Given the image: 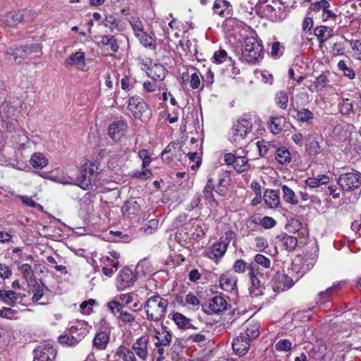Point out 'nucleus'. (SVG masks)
<instances>
[{"mask_svg":"<svg viewBox=\"0 0 361 361\" xmlns=\"http://www.w3.org/2000/svg\"><path fill=\"white\" fill-rule=\"evenodd\" d=\"M106 172L100 167L99 162L87 160L82 166L76 185L85 190H96L106 183Z\"/></svg>","mask_w":361,"mask_h":361,"instance_id":"1","label":"nucleus"},{"mask_svg":"<svg viewBox=\"0 0 361 361\" xmlns=\"http://www.w3.org/2000/svg\"><path fill=\"white\" fill-rule=\"evenodd\" d=\"M302 276L303 274L299 271L298 267L292 264L290 268L287 269L286 273L276 272L267 286L276 293L284 292L292 288Z\"/></svg>","mask_w":361,"mask_h":361,"instance_id":"2","label":"nucleus"},{"mask_svg":"<svg viewBox=\"0 0 361 361\" xmlns=\"http://www.w3.org/2000/svg\"><path fill=\"white\" fill-rule=\"evenodd\" d=\"M168 305V300L157 294L149 297L142 307L148 320L158 322L164 317Z\"/></svg>","mask_w":361,"mask_h":361,"instance_id":"3","label":"nucleus"},{"mask_svg":"<svg viewBox=\"0 0 361 361\" xmlns=\"http://www.w3.org/2000/svg\"><path fill=\"white\" fill-rule=\"evenodd\" d=\"M252 130V123L247 115H243L233 125L230 130L232 142L240 144Z\"/></svg>","mask_w":361,"mask_h":361,"instance_id":"4","label":"nucleus"},{"mask_svg":"<svg viewBox=\"0 0 361 361\" xmlns=\"http://www.w3.org/2000/svg\"><path fill=\"white\" fill-rule=\"evenodd\" d=\"M338 184L344 192L359 190L361 193V173L353 171L341 173L338 178Z\"/></svg>","mask_w":361,"mask_h":361,"instance_id":"5","label":"nucleus"},{"mask_svg":"<svg viewBox=\"0 0 361 361\" xmlns=\"http://www.w3.org/2000/svg\"><path fill=\"white\" fill-rule=\"evenodd\" d=\"M263 269L259 267H248V275L251 286L249 288L250 295L257 297L263 295L265 287V278Z\"/></svg>","mask_w":361,"mask_h":361,"instance_id":"6","label":"nucleus"},{"mask_svg":"<svg viewBox=\"0 0 361 361\" xmlns=\"http://www.w3.org/2000/svg\"><path fill=\"white\" fill-rule=\"evenodd\" d=\"M262 47L254 37L246 38L242 49V57L250 63H255L262 58Z\"/></svg>","mask_w":361,"mask_h":361,"instance_id":"7","label":"nucleus"},{"mask_svg":"<svg viewBox=\"0 0 361 361\" xmlns=\"http://www.w3.org/2000/svg\"><path fill=\"white\" fill-rule=\"evenodd\" d=\"M152 342L149 335H142L132 345V349L141 361H147L152 350Z\"/></svg>","mask_w":361,"mask_h":361,"instance_id":"8","label":"nucleus"},{"mask_svg":"<svg viewBox=\"0 0 361 361\" xmlns=\"http://www.w3.org/2000/svg\"><path fill=\"white\" fill-rule=\"evenodd\" d=\"M137 279V272L129 267L122 269L116 277V287L119 290H123L134 286Z\"/></svg>","mask_w":361,"mask_h":361,"instance_id":"9","label":"nucleus"},{"mask_svg":"<svg viewBox=\"0 0 361 361\" xmlns=\"http://www.w3.org/2000/svg\"><path fill=\"white\" fill-rule=\"evenodd\" d=\"M113 310H108L114 316H116L120 326L129 325L133 326L136 322V316L134 314L137 310L129 312L126 308H122L118 303L115 305Z\"/></svg>","mask_w":361,"mask_h":361,"instance_id":"10","label":"nucleus"},{"mask_svg":"<svg viewBox=\"0 0 361 361\" xmlns=\"http://www.w3.org/2000/svg\"><path fill=\"white\" fill-rule=\"evenodd\" d=\"M227 301L220 295L213 297L208 303L201 304L202 310L207 314H220L227 309Z\"/></svg>","mask_w":361,"mask_h":361,"instance_id":"11","label":"nucleus"},{"mask_svg":"<svg viewBox=\"0 0 361 361\" xmlns=\"http://www.w3.org/2000/svg\"><path fill=\"white\" fill-rule=\"evenodd\" d=\"M178 22L172 20L169 23V27L165 30L166 37L167 39V45L169 49L175 51L180 46V37L179 35Z\"/></svg>","mask_w":361,"mask_h":361,"instance_id":"12","label":"nucleus"},{"mask_svg":"<svg viewBox=\"0 0 361 361\" xmlns=\"http://www.w3.org/2000/svg\"><path fill=\"white\" fill-rule=\"evenodd\" d=\"M42 47L39 44H30L22 45L15 49L11 48L8 54L13 57L16 61L18 59H25L33 53H42Z\"/></svg>","mask_w":361,"mask_h":361,"instance_id":"13","label":"nucleus"},{"mask_svg":"<svg viewBox=\"0 0 361 361\" xmlns=\"http://www.w3.org/2000/svg\"><path fill=\"white\" fill-rule=\"evenodd\" d=\"M127 108L135 118L141 119L143 114L148 110V105L142 97L134 95L128 99Z\"/></svg>","mask_w":361,"mask_h":361,"instance_id":"14","label":"nucleus"},{"mask_svg":"<svg viewBox=\"0 0 361 361\" xmlns=\"http://www.w3.org/2000/svg\"><path fill=\"white\" fill-rule=\"evenodd\" d=\"M91 326L84 320H76L69 324L68 331L77 338L80 343L89 333Z\"/></svg>","mask_w":361,"mask_h":361,"instance_id":"15","label":"nucleus"},{"mask_svg":"<svg viewBox=\"0 0 361 361\" xmlns=\"http://www.w3.org/2000/svg\"><path fill=\"white\" fill-rule=\"evenodd\" d=\"M143 70H146L147 75L154 82H161L168 73L167 69L161 63H154L149 66L143 63Z\"/></svg>","mask_w":361,"mask_h":361,"instance_id":"16","label":"nucleus"},{"mask_svg":"<svg viewBox=\"0 0 361 361\" xmlns=\"http://www.w3.org/2000/svg\"><path fill=\"white\" fill-rule=\"evenodd\" d=\"M128 123L123 120L111 123L108 127V134L114 141H120L125 135Z\"/></svg>","mask_w":361,"mask_h":361,"instance_id":"17","label":"nucleus"},{"mask_svg":"<svg viewBox=\"0 0 361 361\" xmlns=\"http://www.w3.org/2000/svg\"><path fill=\"white\" fill-rule=\"evenodd\" d=\"M180 156V142L177 141L171 142L163 150L161 158L164 161L171 162L179 160Z\"/></svg>","mask_w":361,"mask_h":361,"instance_id":"18","label":"nucleus"},{"mask_svg":"<svg viewBox=\"0 0 361 361\" xmlns=\"http://www.w3.org/2000/svg\"><path fill=\"white\" fill-rule=\"evenodd\" d=\"M56 357V350L52 345L46 344L39 346L35 350L34 359L43 361H54Z\"/></svg>","mask_w":361,"mask_h":361,"instance_id":"19","label":"nucleus"},{"mask_svg":"<svg viewBox=\"0 0 361 361\" xmlns=\"http://www.w3.org/2000/svg\"><path fill=\"white\" fill-rule=\"evenodd\" d=\"M110 335L111 330L109 329L97 331L92 341L93 348L97 350H106L110 341Z\"/></svg>","mask_w":361,"mask_h":361,"instance_id":"20","label":"nucleus"},{"mask_svg":"<svg viewBox=\"0 0 361 361\" xmlns=\"http://www.w3.org/2000/svg\"><path fill=\"white\" fill-rule=\"evenodd\" d=\"M250 340L241 333L236 338H233L232 347L233 351L239 356L245 355L250 347Z\"/></svg>","mask_w":361,"mask_h":361,"instance_id":"21","label":"nucleus"},{"mask_svg":"<svg viewBox=\"0 0 361 361\" xmlns=\"http://www.w3.org/2000/svg\"><path fill=\"white\" fill-rule=\"evenodd\" d=\"M219 283L220 287L225 291L237 292V277L229 271L222 274L219 278Z\"/></svg>","mask_w":361,"mask_h":361,"instance_id":"22","label":"nucleus"},{"mask_svg":"<svg viewBox=\"0 0 361 361\" xmlns=\"http://www.w3.org/2000/svg\"><path fill=\"white\" fill-rule=\"evenodd\" d=\"M151 340L153 345L169 346L172 340V335L166 326H162L160 331H155V335L151 336Z\"/></svg>","mask_w":361,"mask_h":361,"instance_id":"23","label":"nucleus"},{"mask_svg":"<svg viewBox=\"0 0 361 361\" xmlns=\"http://www.w3.org/2000/svg\"><path fill=\"white\" fill-rule=\"evenodd\" d=\"M319 138L320 136L316 133H310L305 137V148L310 155L316 156L321 152Z\"/></svg>","mask_w":361,"mask_h":361,"instance_id":"24","label":"nucleus"},{"mask_svg":"<svg viewBox=\"0 0 361 361\" xmlns=\"http://www.w3.org/2000/svg\"><path fill=\"white\" fill-rule=\"evenodd\" d=\"M133 301V294L129 293H121L117 295L113 300H110L106 304L108 310H113L114 307L116 303L122 306V308H126Z\"/></svg>","mask_w":361,"mask_h":361,"instance_id":"25","label":"nucleus"},{"mask_svg":"<svg viewBox=\"0 0 361 361\" xmlns=\"http://www.w3.org/2000/svg\"><path fill=\"white\" fill-rule=\"evenodd\" d=\"M276 239L278 240V246L288 252L294 251L298 245V238L287 234H284L282 236L278 235Z\"/></svg>","mask_w":361,"mask_h":361,"instance_id":"26","label":"nucleus"},{"mask_svg":"<svg viewBox=\"0 0 361 361\" xmlns=\"http://www.w3.org/2000/svg\"><path fill=\"white\" fill-rule=\"evenodd\" d=\"M214 182L212 178L207 180V184L203 190V195L204 199L208 202L209 206L212 208H216L219 204L214 195Z\"/></svg>","mask_w":361,"mask_h":361,"instance_id":"27","label":"nucleus"},{"mask_svg":"<svg viewBox=\"0 0 361 361\" xmlns=\"http://www.w3.org/2000/svg\"><path fill=\"white\" fill-rule=\"evenodd\" d=\"M20 299V293L12 290H2L0 288V301L10 306L14 307Z\"/></svg>","mask_w":361,"mask_h":361,"instance_id":"28","label":"nucleus"},{"mask_svg":"<svg viewBox=\"0 0 361 361\" xmlns=\"http://www.w3.org/2000/svg\"><path fill=\"white\" fill-rule=\"evenodd\" d=\"M263 200L269 208H276L280 203L279 190L266 189L264 192Z\"/></svg>","mask_w":361,"mask_h":361,"instance_id":"29","label":"nucleus"},{"mask_svg":"<svg viewBox=\"0 0 361 361\" xmlns=\"http://www.w3.org/2000/svg\"><path fill=\"white\" fill-rule=\"evenodd\" d=\"M122 212L129 218L137 216L141 213V207L136 200H128L122 207Z\"/></svg>","mask_w":361,"mask_h":361,"instance_id":"30","label":"nucleus"},{"mask_svg":"<svg viewBox=\"0 0 361 361\" xmlns=\"http://www.w3.org/2000/svg\"><path fill=\"white\" fill-rule=\"evenodd\" d=\"M339 112L345 116L350 117L355 115L356 109L355 108V102L348 98H342L338 102Z\"/></svg>","mask_w":361,"mask_h":361,"instance_id":"31","label":"nucleus"},{"mask_svg":"<svg viewBox=\"0 0 361 361\" xmlns=\"http://www.w3.org/2000/svg\"><path fill=\"white\" fill-rule=\"evenodd\" d=\"M295 111L296 115L294 116V118L298 123H306L307 125L313 124L314 115L310 109L302 107L297 109Z\"/></svg>","mask_w":361,"mask_h":361,"instance_id":"32","label":"nucleus"},{"mask_svg":"<svg viewBox=\"0 0 361 361\" xmlns=\"http://www.w3.org/2000/svg\"><path fill=\"white\" fill-rule=\"evenodd\" d=\"M104 25L106 27H109L111 31L122 32L125 28L124 22L114 15L106 16L104 20Z\"/></svg>","mask_w":361,"mask_h":361,"instance_id":"33","label":"nucleus"},{"mask_svg":"<svg viewBox=\"0 0 361 361\" xmlns=\"http://www.w3.org/2000/svg\"><path fill=\"white\" fill-rule=\"evenodd\" d=\"M17 110L12 106H2L0 109V114H2V117H5L7 119V128L16 129L13 121L17 122L15 116Z\"/></svg>","mask_w":361,"mask_h":361,"instance_id":"34","label":"nucleus"},{"mask_svg":"<svg viewBox=\"0 0 361 361\" xmlns=\"http://www.w3.org/2000/svg\"><path fill=\"white\" fill-rule=\"evenodd\" d=\"M30 165L35 169H42L49 164V159L42 152H34L29 161Z\"/></svg>","mask_w":361,"mask_h":361,"instance_id":"35","label":"nucleus"},{"mask_svg":"<svg viewBox=\"0 0 361 361\" xmlns=\"http://www.w3.org/2000/svg\"><path fill=\"white\" fill-rule=\"evenodd\" d=\"M140 43L145 48L149 50L155 51L157 49V43L154 37L144 31L142 33H137V35L135 36Z\"/></svg>","mask_w":361,"mask_h":361,"instance_id":"36","label":"nucleus"},{"mask_svg":"<svg viewBox=\"0 0 361 361\" xmlns=\"http://www.w3.org/2000/svg\"><path fill=\"white\" fill-rule=\"evenodd\" d=\"M228 246V243L224 240L217 241L213 243L212 246V256H209V258L212 259H218L221 258L226 253Z\"/></svg>","mask_w":361,"mask_h":361,"instance_id":"37","label":"nucleus"},{"mask_svg":"<svg viewBox=\"0 0 361 361\" xmlns=\"http://www.w3.org/2000/svg\"><path fill=\"white\" fill-rule=\"evenodd\" d=\"M286 124V118L284 116H272L268 122L269 128L274 134L280 133Z\"/></svg>","mask_w":361,"mask_h":361,"instance_id":"38","label":"nucleus"},{"mask_svg":"<svg viewBox=\"0 0 361 361\" xmlns=\"http://www.w3.org/2000/svg\"><path fill=\"white\" fill-rule=\"evenodd\" d=\"M231 5L226 0H216L213 5L214 13L219 15L220 16H224L231 15Z\"/></svg>","mask_w":361,"mask_h":361,"instance_id":"39","label":"nucleus"},{"mask_svg":"<svg viewBox=\"0 0 361 361\" xmlns=\"http://www.w3.org/2000/svg\"><path fill=\"white\" fill-rule=\"evenodd\" d=\"M343 284L342 281L334 283L332 286L318 293L319 299L322 302L329 300L330 298L342 288Z\"/></svg>","mask_w":361,"mask_h":361,"instance_id":"40","label":"nucleus"},{"mask_svg":"<svg viewBox=\"0 0 361 361\" xmlns=\"http://www.w3.org/2000/svg\"><path fill=\"white\" fill-rule=\"evenodd\" d=\"M314 34L319 43H322L333 36V29L325 25L317 26L314 30Z\"/></svg>","mask_w":361,"mask_h":361,"instance_id":"41","label":"nucleus"},{"mask_svg":"<svg viewBox=\"0 0 361 361\" xmlns=\"http://www.w3.org/2000/svg\"><path fill=\"white\" fill-rule=\"evenodd\" d=\"M275 158L281 164H288L291 161L290 153L285 147H281L275 149Z\"/></svg>","mask_w":361,"mask_h":361,"instance_id":"42","label":"nucleus"},{"mask_svg":"<svg viewBox=\"0 0 361 361\" xmlns=\"http://www.w3.org/2000/svg\"><path fill=\"white\" fill-rule=\"evenodd\" d=\"M116 355L120 357L123 361H137L134 350L124 345H121L118 348Z\"/></svg>","mask_w":361,"mask_h":361,"instance_id":"43","label":"nucleus"},{"mask_svg":"<svg viewBox=\"0 0 361 361\" xmlns=\"http://www.w3.org/2000/svg\"><path fill=\"white\" fill-rule=\"evenodd\" d=\"M101 44L104 46H109L110 50L114 52H118L119 49V45L117 38L112 35H106L102 37Z\"/></svg>","mask_w":361,"mask_h":361,"instance_id":"44","label":"nucleus"},{"mask_svg":"<svg viewBox=\"0 0 361 361\" xmlns=\"http://www.w3.org/2000/svg\"><path fill=\"white\" fill-rule=\"evenodd\" d=\"M233 168L239 173L249 170L250 165L248 163L247 157L245 156H236Z\"/></svg>","mask_w":361,"mask_h":361,"instance_id":"45","label":"nucleus"},{"mask_svg":"<svg viewBox=\"0 0 361 361\" xmlns=\"http://www.w3.org/2000/svg\"><path fill=\"white\" fill-rule=\"evenodd\" d=\"M259 325L258 323L250 322L246 324L245 332H241V334L252 341L259 335Z\"/></svg>","mask_w":361,"mask_h":361,"instance_id":"46","label":"nucleus"},{"mask_svg":"<svg viewBox=\"0 0 361 361\" xmlns=\"http://www.w3.org/2000/svg\"><path fill=\"white\" fill-rule=\"evenodd\" d=\"M283 198L287 203L296 205L298 204V200L295 196L294 191L286 185H282Z\"/></svg>","mask_w":361,"mask_h":361,"instance_id":"47","label":"nucleus"},{"mask_svg":"<svg viewBox=\"0 0 361 361\" xmlns=\"http://www.w3.org/2000/svg\"><path fill=\"white\" fill-rule=\"evenodd\" d=\"M271 264L270 259L266 256L262 254H257L255 256L254 261L251 262L248 267H252V266L255 267H259V265L263 268L268 269L269 268Z\"/></svg>","mask_w":361,"mask_h":361,"instance_id":"48","label":"nucleus"},{"mask_svg":"<svg viewBox=\"0 0 361 361\" xmlns=\"http://www.w3.org/2000/svg\"><path fill=\"white\" fill-rule=\"evenodd\" d=\"M85 59V53L82 51H78L75 53L71 54L66 59V63L68 65H84Z\"/></svg>","mask_w":361,"mask_h":361,"instance_id":"49","label":"nucleus"},{"mask_svg":"<svg viewBox=\"0 0 361 361\" xmlns=\"http://www.w3.org/2000/svg\"><path fill=\"white\" fill-rule=\"evenodd\" d=\"M58 341L62 345H66V346H71V347L75 346L79 343L77 338H75L72 335V334H70V331L59 336L58 337Z\"/></svg>","mask_w":361,"mask_h":361,"instance_id":"50","label":"nucleus"},{"mask_svg":"<svg viewBox=\"0 0 361 361\" xmlns=\"http://www.w3.org/2000/svg\"><path fill=\"white\" fill-rule=\"evenodd\" d=\"M154 348L151 350L152 361H164L165 358L166 348L161 345H153Z\"/></svg>","mask_w":361,"mask_h":361,"instance_id":"51","label":"nucleus"},{"mask_svg":"<svg viewBox=\"0 0 361 361\" xmlns=\"http://www.w3.org/2000/svg\"><path fill=\"white\" fill-rule=\"evenodd\" d=\"M285 51V47L279 42L276 41L271 44L270 56L274 59H278L281 57Z\"/></svg>","mask_w":361,"mask_h":361,"instance_id":"52","label":"nucleus"},{"mask_svg":"<svg viewBox=\"0 0 361 361\" xmlns=\"http://www.w3.org/2000/svg\"><path fill=\"white\" fill-rule=\"evenodd\" d=\"M329 72L322 73L321 75L317 76L315 81H314L319 92H322L328 86L330 82L329 79Z\"/></svg>","mask_w":361,"mask_h":361,"instance_id":"53","label":"nucleus"},{"mask_svg":"<svg viewBox=\"0 0 361 361\" xmlns=\"http://www.w3.org/2000/svg\"><path fill=\"white\" fill-rule=\"evenodd\" d=\"M129 23L132 27L135 36L137 35V33H142L145 31L143 23L139 17H130L129 19Z\"/></svg>","mask_w":361,"mask_h":361,"instance_id":"54","label":"nucleus"},{"mask_svg":"<svg viewBox=\"0 0 361 361\" xmlns=\"http://www.w3.org/2000/svg\"><path fill=\"white\" fill-rule=\"evenodd\" d=\"M211 60L213 63L220 64L226 62L227 60L231 61V58L228 57L227 52L224 49H219L214 53Z\"/></svg>","mask_w":361,"mask_h":361,"instance_id":"55","label":"nucleus"},{"mask_svg":"<svg viewBox=\"0 0 361 361\" xmlns=\"http://www.w3.org/2000/svg\"><path fill=\"white\" fill-rule=\"evenodd\" d=\"M257 145L259 150V154L261 157L266 156L271 150L274 152L273 149H275L274 144L269 142H264V140L262 142H257Z\"/></svg>","mask_w":361,"mask_h":361,"instance_id":"56","label":"nucleus"},{"mask_svg":"<svg viewBox=\"0 0 361 361\" xmlns=\"http://www.w3.org/2000/svg\"><path fill=\"white\" fill-rule=\"evenodd\" d=\"M7 18V21L9 23V25L14 26L23 20V14L20 11H14L10 12L8 14Z\"/></svg>","mask_w":361,"mask_h":361,"instance_id":"57","label":"nucleus"},{"mask_svg":"<svg viewBox=\"0 0 361 361\" xmlns=\"http://www.w3.org/2000/svg\"><path fill=\"white\" fill-rule=\"evenodd\" d=\"M97 304L94 299H89L81 302L80 305V311L82 314H90L93 312V306Z\"/></svg>","mask_w":361,"mask_h":361,"instance_id":"58","label":"nucleus"},{"mask_svg":"<svg viewBox=\"0 0 361 361\" xmlns=\"http://www.w3.org/2000/svg\"><path fill=\"white\" fill-rule=\"evenodd\" d=\"M178 231L170 233L168 239V245L172 250H176L180 245V236Z\"/></svg>","mask_w":361,"mask_h":361,"instance_id":"59","label":"nucleus"},{"mask_svg":"<svg viewBox=\"0 0 361 361\" xmlns=\"http://www.w3.org/2000/svg\"><path fill=\"white\" fill-rule=\"evenodd\" d=\"M276 102L278 106L282 109H286L288 106V97L286 92L281 91L276 94Z\"/></svg>","mask_w":361,"mask_h":361,"instance_id":"60","label":"nucleus"},{"mask_svg":"<svg viewBox=\"0 0 361 361\" xmlns=\"http://www.w3.org/2000/svg\"><path fill=\"white\" fill-rule=\"evenodd\" d=\"M338 68L343 72L345 76L351 80L355 78V73L354 70L352 68L348 67L344 61L341 60L338 63Z\"/></svg>","mask_w":361,"mask_h":361,"instance_id":"61","label":"nucleus"},{"mask_svg":"<svg viewBox=\"0 0 361 361\" xmlns=\"http://www.w3.org/2000/svg\"><path fill=\"white\" fill-rule=\"evenodd\" d=\"M330 6V4L326 0H321L319 1L314 2L311 4L309 7L307 13L310 14L311 11L319 12L321 9L328 8Z\"/></svg>","mask_w":361,"mask_h":361,"instance_id":"62","label":"nucleus"},{"mask_svg":"<svg viewBox=\"0 0 361 361\" xmlns=\"http://www.w3.org/2000/svg\"><path fill=\"white\" fill-rule=\"evenodd\" d=\"M292 343L288 339H280L276 344L275 348L277 351L288 352L290 350Z\"/></svg>","mask_w":361,"mask_h":361,"instance_id":"63","label":"nucleus"},{"mask_svg":"<svg viewBox=\"0 0 361 361\" xmlns=\"http://www.w3.org/2000/svg\"><path fill=\"white\" fill-rule=\"evenodd\" d=\"M32 300L33 302H37L44 295V287L38 283H36L32 287Z\"/></svg>","mask_w":361,"mask_h":361,"instance_id":"64","label":"nucleus"}]
</instances>
